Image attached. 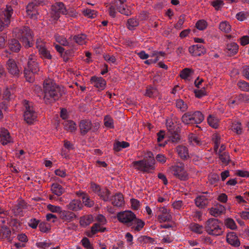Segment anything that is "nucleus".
<instances>
[{
	"instance_id": "obj_1",
	"label": "nucleus",
	"mask_w": 249,
	"mask_h": 249,
	"mask_svg": "<svg viewBox=\"0 0 249 249\" xmlns=\"http://www.w3.org/2000/svg\"><path fill=\"white\" fill-rule=\"evenodd\" d=\"M44 99L46 103L58 100L62 95L63 90L52 79H47L43 83Z\"/></svg>"
},
{
	"instance_id": "obj_2",
	"label": "nucleus",
	"mask_w": 249,
	"mask_h": 249,
	"mask_svg": "<svg viewBox=\"0 0 249 249\" xmlns=\"http://www.w3.org/2000/svg\"><path fill=\"white\" fill-rule=\"evenodd\" d=\"M147 155L150 158L149 160L144 159L133 161L132 163L133 167L135 169L143 172H150L151 170H154L155 160L153 157V154L149 152Z\"/></svg>"
},
{
	"instance_id": "obj_3",
	"label": "nucleus",
	"mask_w": 249,
	"mask_h": 249,
	"mask_svg": "<svg viewBox=\"0 0 249 249\" xmlns=\"http://www.w3.org/2000/svg\"><path fill=\"white\" fill-rule=\"evenodd\" d=\"M23 104L25 107V111L23 114L24 120L28 124H33L37 120V113L32 103L25 100L23 102Z\"/></svg>"
},
{
	"instance_id": "obj_4",
	"label": "nucleus",
	"mask_w": 249,
	"mask_h": 249,
	"mask_svg": "<svg viewBox=\"0 0 249 249\" xmlns=\"http://www.w3.org/2000/svg\"><path fill=\"white\" fill-rule=\"evenodd\" d=\"M13 9L11 6L6 5V8L0 13V31H3L11 22Z\"/></svg>"
},
{
	"instance_id": "obj_5",
	"label": "nucleus",
	"mask_w": 249,
	"mask_h": 249,
	"mask_svg": "<svg viewBox=\"0 0 249 249\" xmlns=\"http://www.w3.org/2000/svg\"><path fill=\"white\" fill-rule=\"evenodd\" d=\"M167 171L180 180H185L188 178V173L185 170L184 164L181 163L170 166Z\"/></svg>"
},
{
	"instance_id": "obj_6",
	"label": "nucleus",
	"mask_w": 249,
	"mask_h": 249,
	"mask_svg": "<svg viewBox=\"0 0 249 249\" xmlns=\"http://www.w3.org/2000/svg\"><path fill=\"white\" fill-rule=\"evenodd\" d=\"M205 230L209 234L215 236L220 235L223 232L218 220L214 218L210 219L206 222Z\"/></svg>"
},
{
	"instance_id": "obj_7",
	"label": "nucleus",
	"mask_w": 249,
	"mask_h": 249,
	"mask_svg": "<svg viewBox=\"0 0 249 249\" xmlns=\"http://www.w3.org/2000/svg\"><path fill=\"white\" fill-rule=\"evenodd\" d=\"M19 34L21 35L19 39L22 42L23 45L26 48L31 47L33 40L32 32L31 30L27 27H24L19 31Z\"/></svg>"
},
{
	"instance_id": "obj_8",
	"label": "nucleus",
	"mask_w": 249,
	"mask_h": 249,
	"mask_svg": "<svg viewBox=\"0 0 249 249\" xmlns=\"http://www.w3.org/2000/svg\"><path fill=\"white\" fill-rule=\"evenodd\" d=\"M68 13L67 9L62 2H56L52 5L51 16L53 19L57 20L60 14L67 15Z\"/></svg>"
},
{
	"instance_id": "obj_9",
	"label": "nucleus",
	"mask_w": 249,
	"mask_h": 249,
	"mask_svg": "<svg viewBox=\"0 0 249 249\" xmlns=\"http://www.w3.org/2000/svg\"><path fill=\"white\" fill-rule=\"evenodd\" d=\"M118 220L121 223L128 226L132 223L135 218L136 217V215L131 211H125L118 213L117 215Z\"/></svg>"
},
{
	"instance_id": "obj_10",
	"label": "nucleus",
	"mask_w": 249,
	"mask_h": 249,
	"mask_svg": "<svg viewBox=\"0 0 249 249\" xmlns=\"http://www.w3.org/2000/svg\"><path fill=\"white\" fill-rule=\"evenodd\" d=\"M158 212L160 214L157 216V219L160 223L171 221L172 216L170 211L165 207H161L158 208Z\"/></svg>"
},
{
	"instance_id": "obj_11",
	"label": "nucleus",
	"mask_w": 249,
	"mask_h": 249,
	"mask_svg": "<svg viewBox=\"0 0 249 249\" xmlns=\"http://www.w3.org/2000/svg\"><path fill=\"white\" fill-rule=\"evenodd\" d=\"M36 46L42 58L48 59L52 58L50 52L47 49L45 43L41 39L36 40Z\"/></svg>"
},
{
	"instance_id": "obj_12",
	"label": "nucleus",
	"mask_w": 249,
	"mask_h": 249,
	"mask_svg": "<svg viewBox=\"0 0 249 249\" xmlns=\"http://www.w3.org/2000/svg\"><path fill=\"white\" fill-rule=\"evenodd\" d=\"M36 61V58L35 55L32 54L29 56L28 67L29 71H30L33 73H36L39 71L38 63Z\"/></svg>"
},
{
	"instance_id": "obj_13",
	"label": "nucleus",
	"mask_w": 249,
	"mask_h": 249,
	"mask_svg": "<svg viewBox=\"0 0 249 249\" xmlns=\"http://www.w3.org/2000/svg\"><path fill=\"white\" fill-rule=\"evenodd\" d=\"M90 82L99 90H103L106 88V81L101 77L92 76L90 78Z\"/></svg>"
},
{
	"instance_id": "obj_14",
	"label": "nucleus",
	"mask_w": 249,
	"mask_h": 249,
	"mask_svg": "<svg viewBox=\"0 0 249 249\" xmlns=\"http://www.w3.org/2000/svg\"><path fill=\"white\" fill-rule=\"evenodd\" d=\"M189 53L194 56H200L206 52L205 49L202 45H193L189 48Z\"/></svg>"
},
{
	"instance_id": "obj_15",
	"label": "nucleus",
	"mask_w": 249,
	"mask_h": 249,
	"mask_svg": "<svg viewBox=\"0 0 249 249\" xmlns=\"http://www.w3.org/2000/svg\"><path fill=\"white\" fill-rule=\"evenodd\" d=\"M5 215H8L10 217L13 226L16 225V211L14 208L9 211H5L3 208L0 206V217L3 218Z\"/></svg>"
},
{
	"instance_id": "obj_16",
	"label": "nucleus",
	"mask_w": 249,
	"mask_h": 249,
	"mask_svg": "<svg viewBox=\"0 0 249 249\" xmlns=\"http://www.w3.org/2000/svg\"><path fill=\"white\" fill-rule=\"evenodd\" d=\"M0 142L3 145H6L11 142V138L7 130L0 129Z\"/></svg>"
},
{
	"instance_id": "obj_17",
	"label": "nucleus",
	"mask_w": 249,
	"mask_h": 249,
	"mask_svg": "<svg viewBox=\"0 0 249 249\" xmlns=\"http://www.w3.org/2000/svg\"><path fill=\"white\" fill-rule=\"evenodd\" d=\"M226 240L228 243L234 247H238L240 242L236 234L233 232H230L227 235Z\"/></svg>"
},
{
	"instance_id": "obj_18",
	"label": "nucleus",
	"mask_w": 249,
	"mask_h": 249,
	"mask_svg": "<svg viewBox=\"0 0 249 249\" xmlns=\"http://www.w3.org/2000/svg\"><path fill=\"white\" fill-rule=\"evenodd\" d=\"M112 205L116 207H122L124 203L123 196L121 193H117L110 200Z\"/></svg>"
},
{
	"instance_id": "obj_19",
	"label": "nucleus",
	"mask_w": 249,
	"mask_h": 249,
	"mask_svg": "<svg viewBox=\"0 0 249 249\" xmlns=\"http://www.w3.org/2000/svg\"><path fill=\"white\" fill-rule=\"evenodd\" d=\"M59 216L63 221L67 222H70L76 218V215L73 213L62 210L59 213Z\"/></svg>"
},
{
	"instance_id": "obj_20",
	"label": "nucleus",
	"mask_w": 249,
	"mask_h": 249,
	"mask_svg": "<svg viewBox=\"0 0 249 249\" xmlns=\"http://www.w3.org/2000/svg\"><path fill=\"white\" fill-rule=\"evenodd\" d=\"M92 127V124L89 120H82L79 124L81 133L84 135L89 132Z\"/></svg>"
},
{
	"instance_id": "obj_21",
	"label": "nucleus",
	"mask_w": 249,
	"mask_h": 249,
	"mask_svg": "<svg viewBox=\"0 0 249 249\" xmlns=\"http://www.w3.org/2000/svg\"><path fill=\"white\" fill-rule=\"evenodd\" d=\"M83 205L81 201L78 199H73L67 205V208L71 211H78L82 209Z\"/></svg>"
},
{
	"instance_id": "obj_22",
	"label": "nucleus",
	"mask_w": 249,
	"mask_h": 249,
	"mask_svg": "<svg viewBox=\"0 0 249 249\" xmlns=\"http://www.w3.org/2000/svg\"><path fill=\"white\" fill-rule=\"evenodd\" d=\"M144 225V222L143 221L136 217L132 223L128 226L130 227L132 230L136 231H139L143 228Z\"/></svg>"
},
{
	"instance_id": "obj_23",
	"label": "nucleus",
	"mask_w": 249,
	"mask_h": 249,
	"mask_svg": "<svg viewBox=\"0 0 249 249\" xmlns=\"http://www.w3.org/2000/svg\"><path fill=\"white\" fill-rule=\"evenodd\" d=\"M195 203L197 207L203 208L208 204L209 200L205 196H200L195 199Z\"/></svg>"
},
{
	"instance_id": "obj_24",
	"label": "nucleus",
	"mask_w": 249,
	"mask_h": 249,
	"mask_svg": "<svg viewBox=\"0 0 249 249\" xmlns=\"http://www.w3.org/2000/svg\"><path fill=\"white\" fill-rule=\"evenodd\" d=\"M225 207L222 205H217L210 210V213L214 216H217L225 212Z\"/></svg>"
},
{
	"instance_id": "obj_25",
	"label": "nucleus",
	"mask_w": 249,
	"mask_h": 249,
	"mask_svg": "<svg viewBox=\"0 0 249 249\" xmlns=\"http://www.w3.org/2000/svg\"><path fill=\"white\" fill-rule=\"evenodd\" d=\"M28 206L27 204L22 200L18 201V204L17 206V215L23 216L26 212Z\"/></svg>"
},
{
	"instance_id": "obj_26",
	"label": "nucleus",
	"mask_w": 249,
	"mask_h": 249,
	"mask_svg": "<svg viewBox=\"0 0 249 249\" xmlns=\"http://www.w3.org/2000/svg\"><path fill=\"white\" fill-rule=\"evenodd\" d=\"M209 125L213 128H217L219 126V120L213 115H209L207 118Z\"/></svg>"
},
{
	"instance_id": "obj_27",
	"label": "nucleus",
	"mask_w": 249,
	"mask_h": 249,
	"mask_svg": "<svg viewBox=\"0 0 249 249\" xmlns=\"http://www.w3.org/2000/svg\"><path fill=\"white\" fill-rule=\"evenodd\" d=\"M226 49L227 53L229 55H233L237 53L238 50V46L236 43H231L227 44Z\"/></svg>"
},
{
	"instance_id": "obj_28",
	"label": "nucleus",
	"mask_w": 249,
	"mask_h": 249,
	"mask_svg": "<svg viewBox=\"0 0 249 249\" xmlns=\"http://www.w3.org/2000/svg\"><path fill=\"white\" fill-rule=\"evenodd\" d=\"M17 238L20 243H17V248L25 247L26 244L28 241L27 235L24 233L18 234Z\"/></svg>"
},
{
	"instance_id": "obj_29",
	"label": "nucleus",
	"mask_w": 249,
	"mask_h": 249,
	"mask_svg": "<svg viewBox=\"0 0 249 249\" xmlns=\"http://www.w3.org/2000/svg\"><path fill=\"white\" fill-rule=\"evenodd\" d=\"M93 221V218L91 215L83 216L80 218V224L83 227L89 226Z\"/></svg>"
},
{
	"instance_id": "obj_30",
	"label": "nucleus",
	"mask_w": 249,
	"mask_h": 249,
	"mask_svg": "<svg viewBox=\"0 0 249 249\" xmlns=\"http://www.w3.org/2000/svg\"><path fill=\"white\" fill-rule=\"evenodd\" d=\"M51 190L54 194L57 196H60L65 192V189L60 184L55 183L52 185Z\"/></svg>"
},
{
	"instance_id": "obj_31",
	"label": "nucleus",
	"mask_w": 249,
	"mask_h": 249,
	"mask_svg": "<svg viewBox=\"0 0 249 249\" xmlns=\"http://www.w3.org/2000/svg\"><path fill=\"white\" fill-rule=\"evenodd\" d=\"M177 152L183 159H187L189 157L188 149L186 147L184 146H178L177 148Z\"/></svg>"
},
{
	"instance_id": "obj_32",
	"label": "nucleus",
	"mask_w": 249,
	"mask_h": 249,
	"mask_svg": "<svg viewBox=\"0 0 249 249\" xmlns=\"http://www.w3.org/2000/svg\"><path fill=\"white\" fill-rule=\"evenodd\" d=\"M7 68L9 72L13 75H16V62L14 59L9 58L7 62Z\"/></svg>"
},
{
	"instance_id": "obj_33",
	"label": "nucleus",
	"mask_w": 249,
	"mask_h": 249,
	"mask_svg": "<svg viewBox=\"0 0 249 249\" xmlns=\"http://www.w3.org/2000/svg\"><path fill=\"white\" fill-rule=\"evenodd\" d=\"M80 195L82 196L83 203L86 206L91 207L94 205V201L90 199V197L86 194L82 192L80 193Z\"/></svg>"
},
{
	"instance_id": "obj_34",
	"label": "nucleus",
	"mask_w": 249,
	"mask_h": 249,
	"mask_svg": "<svg viewBox=\"0 0 249 249\" xmlns=\"http://www.w3.org/2000/svg\"><path fill=\"white\" fill-rule=\"evenodd\" d=\"M11 233V231L7 227L0 226V238L10 240Z\"/></svg>"
},
{
	"instance_id": "obj_35",
	"label": "nucleus",
	"mask_w": 249,
	"mask_h": 249,
	"mask_svg": "<svg viewBox=\"0 0 249 249\" xmlns=\"http://www.w3.org/2000/svg\"><path fill=\"white\" fill-rule=\"evenodd\" d=\"M182 121L186 124H194L192 113L189 112L185 113L182 117Z\"/></svg>"
},
{
	"instance_id": "obj_36",
	"label": "nucleus",
	"mask_w": 249,
	"mask_h": 249,
	"mask_svg": "<svg viewBox=\"0 0 249 249\" xmlns=\"http://www.w3.org/2000/svg\"><path fill=\"white\" fill-rule=\"evenodd\" d=\"M100 192L98 195L103 200L108 201L110 200L109 198L110 192L106 188H102Z\"/></svg>"
},
{
	"instance_id": "obj_37",
	"label": "nucleus",
	"mask_w": 249,
	"mask_h": 249,
	"mask_svg": "<svg viewBox=\"0 0 249 249\" xmlns=\"http://www.w3.org/2000/svg\"><path fill=\"white\" fill-rule=\"evenodd\" d=\"M193 116V120H194V124H200L204 119L203 114L199 111H196L192 113Z\"/></svg>"
},
{
	"instance_id": "obj_38",
	"label": "nucleus",
	"mask_w": 249,
	"mask_h": 249,
	"mask_svg": "<svg viewBox=\"0 0 249 249\" xmlns=\"http://www.w3.org/2000/svg\"><path fill=\"white\" fill-rule=\"evenodd\" d=\"M219 29L223 32L228 33L231 31V26L228 21H223L219 23Z\"/></svg>"
},
{
	"instance_id": "obj_39",
	"label": "nucleus",
	"mask_w": 249,
	"mask_h": 249,
	"mask_svg": "<svg viewBox=\"0 0 249 249\" xmlns=\"http://www.w3.org/2000/svg\"><path fill=\"white\" fill-rule=\"evenodd\" d=\"M139 243L142 244L150 243V244H154L155 240L153 238L145 236V235H141L137 239Z\"/></svg>"
},
{
	"instance_id": "obj_40",
	"label": "nucleus",
	"mask_w": 249,
	"mask_h": 249,
	"mask_svg": "<svg viewBox=\"0 0 249 249\" xmlns=\"http://www.w3.org/2000/svg\"><path fill=\"white\" fill-rule=\"evenodd\" d=\"M231 128L233 131L237 134H241L242 132V128L241 123L238 121L232 122Z\"/></svg>"
},
{
	"instance_id": "obj_41",
	"label": "nucleus",
	"mask_w": 249,
	"mask_h": 249,
	"mask_svg": "<svg viewBox=\"0 0 249 249\" xmlns=\"http://www.w3.org/2000/svg\"><path fill=\"white\" fill-rule=\"evenodd\" d=\"M64 128L67 131L73 132L76 129V125L72 121H66L64 123Z\"/></svg>"
},
{
	"instance_id": "obj_42",
	"label": "nucleus",
	"mask_w": 249,
	"mask_h": 249,
	"mask_svg": "<svg viewBox=\"0 0 249 249\" xmlns=\"http://www.w3.org/2000/svg\"><path fill=\"white\" fill-rule=\"evenodd\" d=\"M224 224L227 228L232 230H235L237 228L235 221L231 218H226L224 221Z\"/></svg>"
},
{
	"instance_id": "obj_43",
	"label": "nucleus",
	"mask_w": 249,
	"mask_h": 249,
	"mask_svg": "<svg viewBox=\"0 0 249 249\" xmlns=\"http://www.w3.org/2000/svg\"><path fill=\"white\" fill-rule=\"evenodd\" d=\"M106 230L105 228L101 226V224L95 223L91 228V233L95 234L98 232H104Z\"/></svg>"
},
{
	"instance_id": "obj_44",
	"label": "nucleus",
	"mask_w": 249,
	"mask_h": 249,
	"mask_svg": "<svg viewBox=\"0 0 249 249\" xmlns=\"http://www.w3.org/2000/svg\"><path fill=\"white\" fill-rule=\"evenodd\" d=\"M176 107L182 112H184L188 109L187 104L180 99L177 100Z\"/></svg>"
},
{
	"instance_id": "obj_45",
	"label": "nucleus",
	"mask_w": 249,
	"mask_h": 249,
	"mask_svg": "<svg viewBox=\"0 0 249 249\" xmlns=\"http://www.w3.org/2000/svg\"><path fill=\"white\" fill-rule=\"evenodd\" d=\"M75 42L79 45L85 44L87 42V36L84 34H80L74 36Z\"/></svg>"
},
{
	"instance_id": "obj_46",
	"label": "nucleus",
	"mask_w": 249,
	"mask_h": 249,
	"mask_svg": "<svg viewBox=\"0 0 249 249\" xmlns=\"http://www.w3.org/2000/svg\"><path fill=\"white\" fill-rule=\"evenodd\" d=\"M117 9L120 13L126 16H129L131 14V11L124 4L117 6Z\"/></svg>"
},
{
	"instance_id": "obj_47",
	"label": "nucleus",
	"mask_w": 249,
	"mask_h": 249,
	"mask_svg": "<svg viewBox=\"0 0 249 249\" xmlns=\"http://www.w3.org/2000/svg\"><path fill=\"white\" fill-rule=\"evenodd\" d=\"M192 72L191 69L185 68L180 72V76L183 79H188L191 76Z\"/></svg>"
},
{
	"instance_id": "obj_48",
	"label": "nucleus",
	"mask_w": 249,
	"mask_h": 249,
	"mask_svg": "<svg viewBox=\"0 0 249 249\" xmlns=\"http://www.w3.org/2000/svg\"><path fill=\"white\" fill-rule=\"evenodd\" d=\"M191 230L198 234H201L203 232V227L202 226L196 223H193L190 225Z\"/></svg>"
},
{
	"instance_id": "obj_49",
	"label": "nucleus",
	"mask_w": 249,
	"mask_h": 249,
	"mask_svg": "<svg viewBox=\"0 0 249 249\" xmlns=\"http://www.w3.org/2000/svg\"><path fill=\"white\" fill-rule=\"evenodd\" d=\"M236 101L237 105L243 103H248L249 102V95L241 94L237 96Z\"/></svg>"
},
{
	"instance_id": "obj_50",
	"label": "nucleus",
	"mask_w": 249,
	"mask_h": 249,
	"mask_svg": "<svg viewBox=\"0 0 249 249\" xmlns=\"http://www.w3.org/2000/svg\"><path fill=\"white\" fill-rule=\"evenodd\" d=\"M189 141L190 143L193 145H199L201 144L200 140L195 134H191L189 135Z\"/></svg>"
},
{
	"instance_id": "obj_51",
	"label": "nucleus",
	"mask_w": 249,
	"mask_h": 249,
	"mask_svg": "<svg viewBox=\"0 0 249 249\" xmlns=\"http://www.w3.org/2000/svg\"><path fill=\"white\" fill-rule=\"evenodd\" d=\"M213 141L214 143V149L215 151H217L219 146L220 145L221 138L219 134H214L212 137Z\"/></svg>"
},
{
	"instance_id": "obj_52",
	"label": "nucleus",
	"mask_w": 249,
	"mask_h": 249,
	"mask_svg": "<svg viewBox=\"0 0 249 249\" xmlns=\"http://www.w3.org/2000/svg\"><path fill=\"white\" fill-rule=\"evenodd\" d=\"M159 92L157 89L153 87L147 89L145 95L149 97H155L158 95Z\"/></svg>"
},
{
	"instance_id": "obj_53",
	"label": "nucleus",
	"mask_w": 249,
	"mask_h": 249,
	"mask_svg": "<svg viewBox=\"0 0 249 249\" xmlns=\"http://www.w3.org/2000/svg\"><path fill=\"white\" fill-rule=\"evenodd\" d=\"M238 87L242 91H249V83L245 81H239L237 83Z\"/></svg>"
},
{
	"instance_id": "obj_54",
	"label": "nucleus",
	"mask_w": 249,
	"mask_h": 249,
	"mask_svg": "<svg viewBox=\"0 0 249 249\" xmlns=\"http://www.w3.org/2000/svg\"><path fill=\"white\" fill-rule=\"evenodd\" d=\"M56 41L62 45L67 46L69 42L64 36L56 35L54 36Z\"/></svg>"
},
{
	"instance_id": "obj_55",
	"label": "nucleus",
	"mask_w": 249,
	"mask_h": 249,
	"mask_svg": "<svg viewBox=\"0 0 249 249\" xmlns=\"http://www.w3.org/2000/svg\"><path fill=\"white\" fill-rule=\"evenodd\" d=\"M83 14L89 18H94L97 16V12L94 10L86 9L83 11Z\"/></svg>"
},
{
	"instance_id": "obj_56",
	"label": "nucleus",
	"mask_w": 249,
	"mask_h": 249,
	"mask_svg": "<svg viewBox=\"0 0 249 249\" xmlns=\"http://www.w3.org/2000/svg\"><path fill=\"white\" fill-rule=\"evenodd\" d=\"M249 17V12L241 11L236 15V18L239 21H243Z\"/></svg>"
},
{
	"instance_id": "obj_57",
	"label": "nucleus",
	"mask_w": 249,
	"mask_h": 249,
	"mask_svg": "<svg viewBox=\"0 0 249 249\" xmlns=\"http://www.w3.org/2000/svg\"><path fill=\"white\" fill-rule=\"evenodd\" d=\"M138 25L139 21L136 19L130 18L127 21V27L130 30H133Z\"/></svg>"
},
{
	"instance_id": "obj_58",
	"label": "nucleus",
	"mask_w": 249,
	"mask_h": 249,
	"mask_svg": "<svg viewBox=\"0 0 249 249\" xmlns=\"http://www.w3.org/2000/svg\"><path fill=\"white\" fill-rule=\"evenodd\" d=\"M129 145V144L128 142H118L116 143V144L114 145V149L116 151H120L122 148H124L128 147Z\"/></svg>"
},
{
	"instance_id": "obj_59",
	"label": "nucleus",
	"mask_w": 249,
	"mask_h": 249,
	"mask_svg": "<svg viewBox=\"0 0 249 249\" xmlns=\"http://www.w3.org/2000/svg\"><path fill=\"white\" fill-rule=\"evenodd\" d=\"M219 159L224 164H227L230 161V156L228 153L223 152L219 154Z\"/></svg>"
},
{
	"instance_id": "obj_60",
	"label": "nucleus",
	"mask_w": 249,
	"mask_h": 249,
	"mask_svg": "<svg viewBox=\"0 0 249 249\" xmlns=\"http://www.w3.org/2000/svg\"><path fill=\"white\" fill-rule=\"evenodd\" d=\"M104 124L106 127L113 128L114 127L113 120L109 116H106L104 118Z\"/></svg>"
},
{
	"instance_id": "obj_61",
	"label": "nucleus",
	"mask_w": 249,
	"mask_h": 249,
	"mask_svg": "<svg viewBox=\"0 0 249 249\" xmlns=\"http://www.w3.org/2000/svg\"><path fill=\"white\" fill-rule=\"evenodd\" d=\"M207 26V23L204 20H198L196 24V27L197 29L199 30H203L206 28Z\"/></svg>"
},
{
	"instance_id": "obj_62",
	"label": "nucleus",
	"mask_w": 249,
	"mask_h": 249,
	"mask_svg": "<svg viewBox=\"0 0 249 249\" xmlns=\"http://www.w3.org/2000/svg\"><path fill=\"white\" fill-rule=\"evenodd\" d=\"M9 44V48L10 50V52L7 51V53L10 54L11 53L16 52V40L13 38L11 39L8 43Z\"/></svg>"
},
{
	"instance_id": "obj_63",
	"label": "nucleus",
	"mask_w": 249,
	"mask_h": 249,
	"mask_svg": "<svg viewBox=\"0 0 249 249\" xmlns=\"http://www.w3.org/2000/svg\"><path fill=\"white\" fill-rule=\"evenodd\" d=\"M82 245L86 249H93L92 246L91 245L89 240L87 237H84L81 241Z\"/></svg>"
},
{
	"instance_id": "obj_64",
	"label": "nucleus",
	"mask_w": 249,
	"mask_h": 249,
	"mask_svg": "<svg viewBox=\"0 0 249 249\" xmlns=\"http://www.w3.org/2000/svg\"><path fill=\"white\" fill-rule=\"evenodd\" d=\"M47 209L52 213H60L61 211V208L58 206H54L52 204L47 205Z\"/></svg>"
}]
</instances>
